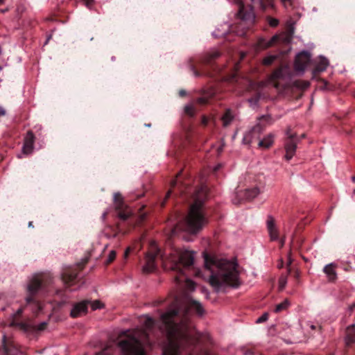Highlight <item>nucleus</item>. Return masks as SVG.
<instances>
[{"label":"nucleus","mask_w":355,"mask_h":355,"mask_svg":"<svg viewBox=\"0 0 355 355\" xmlns=\"http://www.w3.org/2000/svg\"><path fill=\"white\" fill-rule=\"evenodd\" d=\"M205 266L211 273L209 282L216 291L240 285L238 266L235 262L205 255Z\"/></svg>","instance_id":"1"},{"label":"nucleus","mask_w":355,"mask_h":355,"mask_svg":"<svg viewBox=\"0 0 355 355\" xmlns=\"http://www.w3.org/2000/svg\"><path fill=\"white\" fill-rule=\"evenodd\" d=\"M143 329L123 332L125 338L119 342L118 345L124 355H144V345L149 343V337L154 333L155 321L148 315L141 319Z\"/></svg>","instance_id":"2"},{"label":"nucleus","mask_w":355,"mask_h":355,"mask_svg":"<svg viewBox=\"0 0 355 355\" xmlns=\"http://www.w3.org/2000/svg\"><path fill=\"white\" fill-rule=\"evenodd\" d=\"M194 260V252L188 250L171 249L164 256H162L163 267L166 270L175 271L178 275L175 281L180 283L184 281L185 287L188 290H193L194 283L184 278V271L191 267Z\"/></svg>","instance_id":"3"},{"label":"nucleus","mask_w":355,"mask_h":355,"mask_svg":"<svg viewBox=\"0 0 355 355\" xmlns=\"http://www.w3.org/2000/svg\"><path fill=\"white\" fill-rule=\"evenodd\" d=\"M202 202L198 199L191 205L188 215L184 220V230L190 233H196L207 223V219L202 212Z\"/></svg>","instance_id":"4"},{"label":"nucleus","mask_w":355,"mask_h":355,"mask_svg":"<svg viewBox=\"0 0 355 355\" xmlns=\"http://www.w3.org/2000/svg\"><path fill=\"white\" fill-rule=\"evenodd\" d=\"M272 122L273 121L270 116H262L259 119L258 123L250 132L245 134L243 141L246 144L251 143L254 137L258 136L266 125H270Z\"/></svg>","instance_id":"5"},{"label":"nucleus","mask_w":355,"mask_h":355,"mask_svg":"<svg viewBox=\"0 0 355 355\" xmlns=\"http://www.w3.org/2000/svg\"><path fill=\"white\" fill-rule=\"evenodd\" d=\"M159 252L157 243L153 241L150 244L149 250L146 256V263L143 266V272L145 273L152 272L156 268L155 258Z\"/></svg>","instance_id":"6"},{"label":"nucleus","mask_w":355,"mask_h":355,"mask_svg":"<svg viewBox=\"0 0 355 355\" xmlns=\"http://www.w3.org/2000/svg\"><path fill=\"white\" fill-rule=\"evenodd\" d=\"M114 205L118 211L119 217L123 220L127 219L131 214V210L123 202V198L120 193L114 194Z\"/></svg>","instance_id":"7"},{"label":"nucleus","mask_w":355,"mask_h":355,"mask_svg":"<svg viewBox=\"0 0 355 355\" xmlns=\"http://www.w3.org/2000/svg\"><path fill=\"white\" fill-rule=\"evenodd\" d=\"M286 68H280L275 71L268 79L267 84L277 89L283 87L286 83Z\"/></svg>","instance_id":"8"},{"label":"nucleus","mask_w":355,"mask_h":355,"mask_svg":"<svg viewBox=\"0 0 355 355\" xmlns=\"http://www.w3.org/2000/svg\"><path fill=\"white\" fill-rule=\"evenodd\" d=\"M311 60V55L308 52H301L296 56L295 61V71L302 73Z\"/></svg>","instance_id":"9"},{"label":"nucleus","mask_w":355,"mask_h":355,"mask_svg":"<svg viewBox=\"0 0 355 355\" xmlns=\"http://www.w3.org/2000/svg\"><path fill=\"white\" fill-rule=\"evenodd\" d=\"M89 301L84 300L76 304L71 311L72 318H78L85 315L87 311Z\"/></svg>","instance_id":"10"},{"label":"nucleus","mask_w":355,"mask_h":355,"mask_svg":"<svg viewBox=\"0 0 355 355\" xmlns=\"http://www.w3.org/2000/svg\"><path fill=\"white\" fill-rule=\"evenodd\" d=\"M43 280V275L41 274L35 275L28 284V292L30 295H34L40 288Z\"/></svg>","instance_id":"11"},{"label":"nucleus","mask_w":355,"mask_h":355,"mask_svg":"<svg viewBox=\"0 0 355 355\" xmlns=\"http://www.w3.org/2000/svg\"><path fill=\"white\" fill-rule=\"evenodd\" d=\"M263 183L259 181L258 184L254 186L245 189L242 191L243 198L246 200H251L256 198L260 193V187H262Z\"/></svg>","instance_id":"12"},{"label":"nucleus","mask_w":355,"mask_h":355,"mask_svg":"<svg viewBox=\"0 0 355 355\" xmlns=\"http://www.w3.org/2000/svg\"><path fill=\"white\" fill-rule=\"evenodd\" d=\"M296 148L297 143L292 139V135H291L290 139L285 144V158L287 160H290L293 157L296 151Z\"/></svg>","instance_id":"13"},{"label":"nucleus","mask_w":355,"mask_h":355,"mask_svg":"<svg viewBox=\"0 0 355 355\" xmlns=\"http://www.w3.org/2000/svg\"><path fill=\"white\" fill-rule=\"evenodd\" d=\"M34 135L32 132H28L25 137L24 144L22 148L23 153L30 154L33 149Z\"/></svg>","instance_id":"14"},{"label":"nucleus","mask_w":355,"mask_h":355,"mask_svg":"<svg viewBox=\"0 0 355 355\" xmlns=\"http://www.w3.org/2000/svg\"><path fill=\"white\" fill-rule=\"evenodd\" d=\"M336 269V265L334 263H329L324 266L323 272L325 273L329 282H334L337 279V273Z\"/></svg>","instance_id":"15"},{"label":"nucleus","mask_w":355,"mask_h":355,"mask_svg":"<svg viewBox=\"0 0 355 355\" xmlns=\"http://www.w3.org/2000/svg\"><path fill=\"white\" fill-rule=\"evenodd\" d=\"M345 340L347 345L355 343V324L347 328Z\"/></svg>","instance_id":"16"},{"label":"nucleus","mask_w":355,"mask_h":355,"mask_svg":"<svg viewBox=\"0 0 355 355\" xmlns=\"http://www.w3.org/2000/svg\"><path fill=\"white\" fill-rule=\"evenodd\" d=\"M277 36H273L269 40H266L263 38H260L257 44V48L259 50L265 49L271 46L274 42L277 40Z\"/></svg>","instance_id":"17"},{"label":"nucleus","mask_w":355,"mask_h":355,"mask_svg":"<svg viewBox=\"0 0 355 355\" xmlns=\"http://www.w3.org/2000/svg\"><path fill=\"white\" fill-rule=\"evenodd\" d=\"M274 142V135L269 134L262 139L259 140L258 146L261 148L267 149L270 148Z\"/></svg>","instance_id":"18"},{"label":"nucleus","mask_w":355,"mask_h":355,"mask_svg":"<svg viewBox=\"0 0 355 355\" xmlns=\"http://www.w3.org/2000/svg\"><path fill=\"white\" fill-rule=\"evenodd\" d=\"M267 227L271 240H276L278 238V232L275 226L272 218H269L267 221Z\"/></svg>","instance_id":"19"},{"label":"nucleus","mask_w":355,"mask_h":355,"mask_svg":"<svg viewBox=\"0 0 355 355\" xmlns=\"http://www.w3.org/2000/svg\"><path fill=\"white\" fill-rule=\"evenodd\" d=\"M76 275H77L76 272H71L70 270H67L63 272L62 278L65 284H68L69 286H70L72 284V282L75 280Z\"/></svg>","instance_id":"20"},{"label":"nucleus","mask_w":355,"mask_h":355,"mask_svg":"<svg viewBox=\"0 0 355 355\" xmlns=\"http://www.w3.org/2000/svg\"><path fill=\"white\" fill-rule=\"evenodd\" d=\"M329 65V61L325 58H320L319 62L315 67V72H320L324 71Z\"/></svg>","instance_id":"21"},{"label":"nucleus","mask_w":355,"mask_h":355,"mask_svg":"<svg viewBox=\"0 0 355 355\" xmlns=\"http://www.w3.org/2000/svg\"><path fill=\"white\" fill-rule=\"evenodd\" d=\"M233 119V115L230 110H227L222 117V121L224 126H227Z\"/></svg>","instance_id":"22"},{"label":"nucleus","mask_w":355,"mask_h":355,"mask_svg":"<svg viewBox=\"0 0 355 355\" xmlns=\"http://www.w3.org/2000/svg\"><path fill=\"white\" fill-rule=\"evenodd\" d=\"M260 4L263 10L274 7L273 0H260Z\"/></svg>","instance_id":"23"},{"label":"nucleus","mask_w":355,"mask_h":355,"mask_svg":"<svg viewBox=\"0 0 355 355\" xmlns=\"http://www.w3.org/2000/svg\"><path fill=\"white\" fill-rule=\"evenodd\" d=\"M289 305H290V302H288V300H285L284 302H282V303H280L276 306L275 311L276 312L282 311V310L287 309Z\"/></svg>","instance_id":"24"},{"label":"nucleus","mask_w":355,"mask_h":355,"mask_svg":"<svg viewBox=\"0 0 355 355\" xmlns=\"http://www.w3.org/2000/svg\"><path fill=\"white\" fill-rule=\"evenodd\" d=\"M89 304H90L92 310H96L103 307V304L98 300H95L93 302L89 301Z\"/></svg>","instance_id":"25"},{"label":"nucleus","mask_w":355,"mask_h":355,"mask_svg":"<svg viewBox=\"0 0 355 355\" xmlns=\"http://www.w3.org/2000/svg\"><path fill=\"white\" fill-rule=\"evenodd\" d=\"M276 58H277L276 55H268L263 58V63L265 65H269L276 59Z\"/></svg>","instance_id":"26"},{"label":"nucleus","mask_w":355,"mask_h":355,"mask_svg":"<svg viewBox=\"0 0 355 355\" xmlns=\"http://www.w3.org/2000/svg\"><path fill=\"white\" fill-rule=\"evenodd\" d=\"M287 284V279L285 276H282L279 279V288L283 290Z\"/></svg>","instance_id":"27"},{"label":"nucleus","mask_w":355,"mask_h":355,"mask_svg":"<svg viewBox=\"0 0 355 355\" xmlns=\"http://www.w3.org/2000/svg\"><path fill=\"white\" fill-rule=\"evenodd\" d=\"M268 22L269 25L272 27H275L279 24V20L272 17L268 18Z\"/></svg>","instance_id":"28"},{"label":"nucleus","mask_w":355,"mask_h":355,"mask_svg":"<svg viewBox=\"0 0 355 355\" xmlns=\"http://www.w3.org/2000/svg\"><path fill=\"white\" fill-rule=\"evenodd\" d=\"M115 257H116V252L114 250L110 251L108 254L107 263H111L112 261L114 260Z\"/></svg>","instance_id":"29"},{"label":"nucleus","mask_w":355,"mask_h":355,"mask_svg":"<svg viewBox=\"0 0 355 355\" xmlns=\"http://www.w3.org/2000/svg\"><path fill=\"white\" fill-rule=\"evenodd\" d=\"M268 320V313H264L262 316L257 319V322H262Z\"/></svg>","instance_id":"30"},{"label":"nucleus","mask_w":355,"mask_h":355,"mask_svg":"<svg viewBox=\"0 0 355 355\" xmlns=\"http://www.w3.org/2000/svg\"><path fill=\"white\" fill-rule=\"evenodd\" d=\"M171 193V190H170V191H168L167 192L166 196V198H165L164 201L162 202V206H164V205L165 204L166 200L167 198H169V196H170Z\"/></svg>","instance_id":"31"},{"label":"nucleus","mask_w":355,"mask_h":355,"mask_svg":"<svg viewBox=\"0 0 355 355\" xmlns=\"http://www.w3.org/2000/svg\"><path fill=\"white\" fill-rule=\"evenodd\" d=\"M185 110L186 112L189 114H192V112H191V107L190 106H186L185 107Z\"/></svg>","instance_id":"32"},{"label":"nucleus","mask_w":355,"mask_h":355,"mask_svg":"<svg viewBox=\"0 0 355 355\" xmlns=\"http://www.w3.org/2000/svg\"><path fill=\"white\" fill-rule=\"evenodd\" d=\"M46 323L45 322H43V323H41L39 327H38V329L39 330H42L44 329L45 326H46Z\"/></svg>","instance_id":"33"},{"label":"nucleus","mask_w":355,"mask_h":355,"mask_svg":"<svg viewBox=\"0 0 355 355\" xmlns=\"http://www.w3.org/2000/svg\"><path fill=\"white\" fill-rule=\"evenodd\" d=\"M208 118H207L206 116H203L202 119V123L206 125L208 123Z\"/></svg>","instance_id":"34"},{"label":"nucleus","mask_w":355,"mask_h":355,"mask_svg":"<svg viewBox=\"0 0 355 355\" xmlns=\"http://www.w3.org/2000/svg\"><path fill=\"white\" fill-rule=\"evenodd\" d=\"M5 114H6L5 110L3 107H0V116H3Z\"/></svg>","instance_id":"35"},{"label":"nucleus","mask_w":355,"mask_h":355,"mask_svg":"<svg viewBox=\"0 0 355 355\" xmlns=\"http://www.w3.org/2000/svg\"><path fill=\"white\" fill-rule=\"evenodd\" d=\"M214 35H215L216 37H221V36H223V35H225V33H221V34H220V33H218L217 31H215V32L214 33Z\"/></svg>","instance_id":"36"},{"label":"nucleus","mask_w":355,"mask_h":355,"mask_svg":"<svg viewBox=\"0 0 355 355\" xmlns=\"http://www.w3.org/2000/svg\"><path fill=\"white\" fill-rule=\"evenodd\" d=\"M131 251V248H128L125 252V257H127L128 254L130 253V252Z\"/></svg>","instance_id":"37"},{"label":"nucleus","mask_w":355,"mask_h":355,"mask_svg":"<svg viewBox=\"0 0 355 355\" xmlns=\"http://www.w3.org/2000/svg\"><path fill=\"white\" fill-rule=\"evenodd\" d=\"M309 83L308 82H304L303 83V87H309Z\"/></svg>","instance_id":"38"},{"label":"nucleus","mask_w":355,"mask_h":355,"mask_svg":"<svg viewBox=\"0 0 355 355\" xmlns=\"http://www.w3.org/2000/svg\"><path fill=\"white\" fill-rule=\"evenodd\" d=\"M292 262V260L291 259V257H290V254L288 255V264L290 265Z\"/></svg>","instance_id":"39"},{"label":"nucleus","mask_w":355,"mask_h":355,"mask_svg":"<svg viewBox=\"0 0 355 355\" xmlns=\"http://www.w3.org/2000/svg\"><path fill=\"white\" fill-rule=\"evenodd\" d=\"M198 101L199 103H204L205 102L203 98H199Z\"/></svg>","instance_id":"40"},{"label":"nucleus","mask_w":355,"mask_h":355,"mask_svg":"<svg viewBox=\"0 0 355 355\" xmlns=\"http://www.w3.org/2000/svg\"><path fill=\"white\" fill-rule=\"evenodd\" d=\"M355 308V304H352L350 307H349V310H352L353 309Z\"/></svg>","instance_id":"41"},{"label":"nucleus","mask_w":355,"mask_h":355,"mask_svg":"<svg viewBox=\"0 0 355 355\" xmlns=\"http://www.w3.org/2000/svg\"><path fill=\"white\" fill-rule=\"evenodd\" d=\"M283 266L282 261H281V263L278 264L279 268H282Z\"/></svg>","instance_id":"42"},{"label":"nucleus","mask_w":355,"mask_h":355,"mask_svg":"<svg viewBox=\"0 0 355 355\" xmlns=\"http://www.w3.org/2000/svg\"><path fill=\"white\" fill-rule=\"evenodd\" d=\"M175 184H176L175 181V180H174V181H173V182H171V187H174Z\"/></svg>","instance_id":"43"},{"label":"nucleus","mask_w":355,"mask_h":355,"mask_svg":"<svg viewBox=\"0 0 355 355\" xmlns=\"http://www.w3.org/2000/svg\"><path fill=\"white\" fill-rule=\"evenodd\" d=\"M282 2H283L284 4H286V2L290 1V0H282Z\"/></svg>","instance_id":"44"},{"label":"nucleus","mask_w":355,"mask_h":355,"mask_svg":"<svg viewBox=\"0 0 355 355\" xmlns=\"http://www.w3.org/2000/svg\"><path fill=\"white\" fill-rule=\"evenodd\" d=\"M31 300L30 297H28L26 298V301H27V302H31Z\"/></svg>","instance_id":"45"},{"label":"nucleus","mask_w":355,"mask_h":355,"mask_svg":"<svg viewBox=\"0 0 355 355\" xmlns=\"http://www.w3.org/2000/svg\"><path fill=\"white\" fill-rule=\"evenodd\" d=\"M284 240H282V241H281V245L282 246V245H284Z\"/></svg>","instance_id":"46"},{"label":"nucleus","mask_w":355,"mask_h":355,"mask_svg":"<svg viewBox=\"0 0 355 355\" xmlns=\"http://www.w3.org/2000/svg\"><path fill=\"white\" fill-rule=\"evenodd\" d=\"M22 312L21 309L18 310L17 313L19 314Z\"/></svg>","instance_id":"47"},{"label":"nucleus","mask_w":355,"mask_h":355,"mask_svg":"<svg viewBox=\"0 0 355 355\" xmlns=\"http://www.w3.org/2000/svg\"><path fill=\"white\" fill-rule=\"evenodd\" d=\"M352 181H353V182H355V176H353V177L352 178Z\"/></svg>","instance_id":"48"},{"label":"nucleus","mask_w":355,"mask_h":355,"mask_svg":"<svg viewBox=\"0 0 355 355\" xmlns=\"http://www.w3.org/2000/svg\"><path fill=\"white\" fill-rule=\"evenodd\" d=\"M178 229H179V227H178V226H177V227H175V228L174 231L175 232V231H177Z\"/></svg>","instance_id":"49"},{"label":"nucleus","mask_w":355,"mask_h":355,"mask_svg":"<svg viewBox=\"0 0 355 355\" xmlns=\"http://www.w3.org/2000/svg\"><path fill=\"white\" fill-rule=\"evenodd\" d=\"M37 306H38V309H39L40 310H41V309H42L41 306H40V304H37Z\"/></svg>","instance_id":"50"},{"label":"nucleus","mask_w":355,"mask_h":355,"mask_svg":"<svg viewBox=\"0 0 355 355\" xmlns=\"http://www.w3.org/2000/svg\"><path fill=\"white\" fill-rule=\"evenodd\" d=\"M311 328L313 329L315 328V327L313 325H311Z\"/></svg>","instance_id":"51"},{"label":"nucleus","mask_w":355,"mask_h":355,"mask_svg":"<svg viewBox=\"0 0 355 355\" xmlns=\"http://www.w3.org/2000/svg\"><path fill=\"white\" fill-rule=\"evenodd\" d=\"M220 166H217L216 168H215L214 170H217L218 168H219Z\"/></svg>","instance_id":"52"},{"label":"nucleus","mask_w":355,"mask_h":355,"mask_svg":"<svg viewBox=\"0 0 355 355\" xmlns=\"http://www.w3.org/2000/svg\"><path fill=\"white\" fill-rule=\"evenodd\" d=\"M3 0H0V4L3 3Z\"/></svg>","instance_id":"53"},{"label":"nucleus","mask_w":355,"mask_h":355,"mask_svg":"<svg viewBox=\"0 0 355 355\" xmlns=\"http://www.w3.org/2000/svg\"><path fill=\"white\" fill-rule=\"evenodd\" d=\"M353 195L355 196V189L354 190Z\"/></svg>","instance_id":"54"},{"label":"nucleus","mask_w":355,"mask_h":355,"mask_svg":"<svg viewBox=\"0 0 355 355\" xmlns=\"http://www.w3.org/2000/svg\"><path fill=\"white\" fill-rule=\"evenodd\" d=\"M1 69H2V68H1V67L0 66V71H1Z\"/></svg>","instance_id":"55"}]
</instances>
